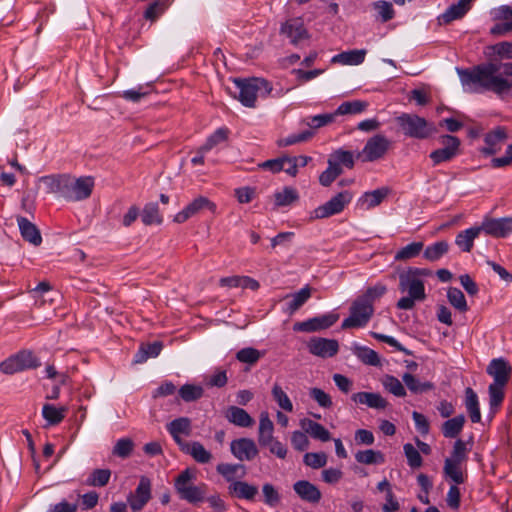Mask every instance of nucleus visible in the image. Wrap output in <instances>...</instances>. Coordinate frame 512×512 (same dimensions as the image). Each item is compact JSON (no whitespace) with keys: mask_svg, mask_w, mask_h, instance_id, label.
Instances as JSON below:
<instances>
[{"mask_svg":"<svg viewBox=\"0 0 512 512\" xmlns=\"http://www.w3.org/2000/svg\"><path fill=\"white\" fill-rule=\"evenodd\" d=\"M329 159H333L340 166L344 165L349 169L353 168L355 164L353 153L343 149L336 150Z\"/></svg>","mask_w":512,"mask_h":512,"instance_id":"338daca9","label":"nucleus"},{"mask_svg":"<svg viewBox=\"0 0 512 512\" xmlns=\"http://www.w3.org/2000/svg\"><path fill=\"white\" fill-rule=\"evenodd\" d=\"M167 430L179 448H181L187 443L182 439L181 435L190 436L192 433L191 420L187 417L177 418L167 424Z\"/></svg>","mask_w":512,"mask_h":512,"instance_id":"6ab92c4d","label":"nucleus"},{"mask_svg":"<svg viewBox=\"0 0 512 512\" xmlns=\"http://www.w3.org/2000/svg\"><path fill=\"white\" fill-rule=\"evenodd\" d=\"M424 247L423 242H413L405 247L401 248L396 254H395V260L396 261H406L411 258H414L420 254Z\"/></svg>","mask_w":512,"mask_h":512,"instance_id":"603ef678","label":"nucleus"},{"mask_svg":"<svg viewBox=\"0 0 512 512\" xmlns=\"http://www.w3.org/2000/svg\"><path fill=\"white\" fill-rule=\"evenodd\" d=\"M168 0H156L152 2L144 12V18L155 22L168 8Z\"/></svg>","mask_w":512,"mask_h":512,"instance_id":"864d4df0","label":"nucleus"},{"mask_svg":"<svg viewBox=\"0 0 512 512\" xmlns=\"http://www.w3.org/2000/svg\"><path fill=\"white\" fill-rule=\"evenodd\" d=\"M39 366L38 358L31 351L23 350L1 362L0 370L5 374H14Z\"/></svg>","mask_w":512,"mask_h":512,"instance_id":"9b49d317","label":"nucleus"},{"mask_svg":"<svg viewBox=\"0 0 512 512\" xmlns=\"http://www.w3.org/2000/svg\"><path fill=\"white\" fill-rule=\"evenodd\" d=\"M227 420L239 427H251L255 421L254 419L242 408L237 406H230L226 412Z\"/></svg>","mask_w":512,"mask_h":512,"instance_id":"cd10ccee","label":"nucleus"},{"mask_svg":"<svg viewBox=\"0 0 512 512\" xmlns=\"http://www.w3.org/2000/svg\"><path fill=\"white\" fill-rule=\"evenodd\" d=\"M231 453L240 461H251L259 453L255 441L251 438L235 439L230 444Z\"/></svg>","mask_w":512,"mask_h":512,"instance_id":"2eb2a0df","label":"nucleus"},{"mask_svg":"<svg viewBox=\"0 0 512 512\" xmlns=\"http://www.w3.org/2000/svg\"><path fill=\"white\" fill-rule=\"evenodd\" d=\"M235 86L238 89V100L246 107H255L259 95L270 94L272 87L268 81L262 78L235 79Z\"/></svg>","mask_w":512,"mask_h":512,"instance_id":"39448f33","label":"nucleus"},{"mask_svg":"<svg viewBox=\"0 0 512 512\" xmlns=\"http://www.w3.org/2000/svg\"><path fill=\"white\" fill-rule=\"evenodd\" d=\"M134 449V442L130 438L119 439L113 447V455L122 459L128 458Z\"/></svg>","mask_w":512,"mask_h":512,"instance_id":"680f3d73","label":"nucleus"},{"mask_svg":"<svg viewBox=\"0 0 512 512\" xmlns=\"http://www.w3.org/2000/svg\"><path fill=\"white\" fill-rule=\"evenodd\" d=\"M151 498V481L142 476L135 493L128 498L129 505L133 511L141 510Z\"/></svg>","mask_w":512,"mask_h":512,"instance_id":"f3484780","label":"nucleus"},{"mask_svg":"<svg viewBox=\"0 0 512 512\" xmlns=\"http://www.w3.org/2000/svg\"><path fill=\"white\" fill-rule=\"evenodd\" d=\"M308 350L311 354L321 357L329 358L338 353L339 344L335 339H327L321 337H313L307 344Z\"/></svg>","mask_w":512,"mask_h":512,"instance_id":"dca6fc26","label":"nucleus"},{"mask_svg":"<svg viewBox=\"0 0 512 512\" xmlns=\"http://www.w3.org/2000/svg\"><path fill=\"white\" fill-rule=\"evenodd\" d=\"M466 409L469 413L470 419L473 423H478L481 420V413L479 409V402L477 394L472 388H466Z\"/></svg>","mask_w":512,"mask_h":512,"instance_id":"37998d69","label":"nucleus"},{"mask_svg":"<svg viewBox=\"0 0 512 512\" xmlns=\"http://www.w3.org/2000/svg\"><path fill=\"white\" fill-rule=\"evenodd\" d=\"M487 62L472 69H457L468 92L490 91L504 96L512 90V41H501L484 48Z\"/></svg>","mask_w":512,"mask_h":512,"instance_id":"f257e3e1","label":"nucleus"},{"mask_svg":"<svg viewBox=\"0 0 512 512\" xmlns=\"http://www.w3.org/2000/svg\"><path fill=\"white\" fill-rule=\"evenodd\" d=\"M111 471L109 469H95L87 479V485L94 487L106 486L110 480Z\"/></svg>","mask_w":512,"mask_h":512,"instance_id":"4d7b16f0","label":"nucleus"},{"mask_svg":"<svg viewBox=\"0 0 512 512\" xmlns=\"http://www.w3.org/2000/svg\"><path fill=\"white\" fill-rule=\"evenodd\" d=\"M180 450L190 455L194 461L199 464H207L210 463L213 459V455L210 451H208L204 445L198 441L187 442L183 445Z\"/></svg>","mask_w":512,"mask_h":512,"instance_id":"4be33fe9","label":"nucleus"},{"mask_svg":"<svg viewBox=\"0 0 512 512\" xmlns=\"http://www.w3.org/2000/svg\"><path fill=\"white\" fill-rule=\"evenodd\" d=\"M469 10L462 5V3H455L451 5L439 18L445 24H448L454 20L461 19Z\"/></svg>","mask_w":512,"mask_h":512,"instance_id":"3c124183","label":"nucleus"},{"mask_svg":"<svg viewBox=\"0 0 512 512\" xmlns=\"http://www.w3.org/2000/svg\"><path fill=\"white\" fill-rule=\"evenodd\" d=\"M241 470V477L246 474L245 466L242 464L220 463L216 467V471L222 475L226 481L233 482L237 472Z\"/></svg>","mask_w":512,"mask_h":512,"instance_id":"49530a36","label":"nucleus"},{"mask_svg":"<svg viewBox=\"0 0 512 512\" xmlns=\"http://www.w3.org/2000/svg\"><path fill=\"white\" fill-rule=\"evenodd\" d=\"M338 315L328 313L325 315L310 318L306 321L297 322L293 325V330L297 332H316L327 329L335 324L338 320Z\"/></svg>","mask_w":512,"mask_h":512,"instance_id":"4468645a","label":"nucleus"},{"mask_svg":"<svg viewBox=\"0 0 512 512\" xmlns=\"http://www.w3.org/2000/svg\"><path fill=\"white\" fill-rule=\"evenodd\" d=\"M67 412V408L56 407L52 404H44L42 408V416L46 420L48 426L58 425L63 421Z\"/></svg>","mask_w":512,"mask_h":512,"instance_id":"72a5a7b5","label":"nucleus"},{"mask_svg":"<svg viewBox=\"0 0 512 512\" xmlns=\"http://www.w3.org/2000/svg\"><path fill=\"white\" fill-rule=\"evenodd\" d=\"M479 227L488 235L494 237H505L512 232V218L487 220Z\"/></svg>","mask_w":512,"mask_h":512,"instance_id":"aec40b11","label":"nucleus"},{"mask_svg":"<svg viewBox=\"0 0 512 512\" xmlns=\"http://www.w3.org/2000/svg\"><path fill=\"white\" fill-rule=\"evenodd\" d=\"M449 250V244L446 241H438L428 246L424 251V257L433 262L440 259Z\"/></svg>","mask_w":512,"mask_h":512,"instance_id":"5fc2aeb1","label":"nucleus"},{"mask_svg":"<svg viewBox=\"0 0 512 512\" xmlns=\"http://www.w3.org/2000/svg\"><path fill=\"white\" fill-rule=\"evenodd\" d=\"M17 223L21 233V236L24 240L29 243L38 246L42 242V237L39 229L35 224L30 222L28 219L22 216H17Z\"/></svg>","mask_w":512,"mask_h":512,"instance_id":"b1692460","label":"nucleus"},{"mask_svg":"<svg viewBox=\"0 0 512 512\" xmlns=\"http://www.w3.org/2000/svg\"><path fill=\"white\" fill-rule=\"evenodd\" d=\"M461 462L445 459L443 473L446 478L452 480L456 485L462 484L465 477L461 468Z\"/></svg>","mask_w":512,"mask_h":512,"instance_id":"c9c22d12","label":"nucleus"},{"mask_svg":"<svg viewBox=\"0 0 512 512\" xmlns=\"http://www.w3.org/2000/svg\"><path fill=\"white\" fill-rule=\"evenodd\" d=\"M141 220L143 224L146 226H150L153 224H161L163 218L160 214L158 204L154 202L147 203L142 210Z\"/></svg>","mask_w":512,"mask_h":512,"instance_id":"58836bf2","label":"nucleus"},{"mask_svg":"<svg viewBox=\"0 0 512 512\" xmlns=\"http://www.w3.org/2000/svg\"><path fill=\"white\" fill-rule=\"evenodd\" d=\"M447 298L450 304L460 312H466L468 310L465 296L460 289L454 287L449 288L447 292Z\"/></svg>","mask_w":512,"mask_h":512,"instance_id":"13d9d810","label":"nucleus"},{"mask_svg":"<svg viewBox=\"0 0 512 512\" xmlns=\"http://www.w3.org/2000/svg\"><path fill=\"white\" fill-rule=\"evenodd\" d=\"M355 459L358 463L371 465V464H381L384 462V455L380 451H375L372 449L358 451L355 454Z\"/></svg>","mask_w":512,"mask_h":512,"instance_id":"8fccbe9b","label":"nucleus"},{"mask_svg":"<svg viewBox=\"0 0 512 512\" xmlns=\"http://www.w3.org/2000/svg\"><path fill=\"white\" fill-rule=\"evenodd\" d=\"M273 399L277 402L279 407L287 412L293 411V404L288 395L283 391L280 385L274 384L272 388Z\"/></svg>","mask_w":512,"mask_h":512,"instance_id":"052dcab7","label":"nucleus"},{"mask_svg":"<svg viewBox=\"0 0 512 512\" xmlns=\"http://www.w3.org/2000/svg\"><path fill=\"white\" fill-rule=\"evenodd\" d=\"M482 228L474 226L457 234L455 243L463 252H470L474 240L480 235Z\"/></svg>","mask_w":512,"mask_h":512,"instance_id":"c85d7f7f","label":"nucleus"},{"mask_svg":"<svg viewBox=\"0 0 512 512\" xmlns=\"http://www.w3.org/2000/svg\"><path fill=\"white\" fill-rule=\"evenodd\" d=\"M465 424L464 415H458L454 418H451L445 421L442 424V434L446 438H455L462 431L463 426Z\"/></svg>","mask_w":512,"mask_h":512,"instance_id":"4c0bfd02","label":"nucleus"},{"mask_svg":"<svg viewBox=\"0 0 512 512\" xmlns=\"http://www.w3.org/2000/svg\"><path fill=\"white\" fill-rule=\"evenodd\" d=\"M387 291L386 285L382 283H377L373 287H369L366 292L360 296L361 299L366 300L368 304L373 306V303L376 299L382 297Z\"/></svg>","mask_w":512,"mask_h":512,"instance_id":"774afa93","label":"nucleus"},{"mask_svg":"<svg viewBox=\"0 0 512 512\" xmlns=\"http://www.w3.org/2000/svg\"><path fill=\"white\" fill-rule=\"evenodd\" d=\"M274 424L267 412H262L259 419L258 442L261 446H267L274 439Z\"/></svg>","mask_w":512,"mask_h":512,"instance_id":"c756f323","label":"nucleus"},{"mask_svg":"<svg viewBox=\"0 0 512 512\" xmlns=\"http://www.w3.org/2000/svg\"><path fill=\"white\" fill-rule=\"evenodd\" d=\"M374 313V307L358 297L350 307V315L342 322V328L364 327Z\"/></svg>","mask_w":512,"mask_h":512,"instance_id":"9d476101","label":"nucleus"},{"mask_svg":"<svg viewBox=\"0 0 512 512\" xmlns=\"http://www.w3.org/2000/svg\"><path fill=\"white\" fill-rule=\"evenodd\" d=\"M280 33L286 35L294 45L309 37L308 31L300 18L287 20L282 24Z\"/></svg>","mask_w":512,"mask_h":512,"instance_id":"a211bd4d","label":"nucleus"},{"mask_svg":"<svg viewBox=\"0 0 512 512\" xmlns=\"http://www.w3.org/2000/svg\"><path fill=\"white\" fill-rule=\"evenodd\" d=\"M371 7L376 13V20H379L382 23H386L395 17V10L393 5L388 1H375L371 4Z\"/></svg>","mask_w":512,"mask_h":512,"instance_id":"e433bc0d","label":"nucleus"},{"mask_svg":"<svg viewBox=\"0 0 512 512\" xmlns=\"http://www.w3.org/2000/svg\"><path fill=\"white\" fill-rule=\"evenodd\" d=\"M402 380L407 388L415 394L424 393L434 389V384L429 381L421 382L415 376L410 373H405L402 376Z\"/></svg>","mask_w":512,"mask_h":512,"instance_id":"ea45409f","label":"nucleus"},{"mask_svg":"<svg viewBox=\"0 0 512 512\" xmlns=\"http://www.w3.org/2000/svg\"><path fill=\"white\" fill-rule=\"evenodd\" d=\"M366 53L365 49L345 51L335 55L332 58V62L341 63L343 65H359L364 62Z\"/></svg>","mask_w":512,"mask_h":512,"instance_id":"473e14b6","label":"nucleus"},{"mask_svg":"<svg viewBox=\"0 0 512 512\" xmlns=\"http://www.w3.org/2000/svg\"><path fill=\"white\" fill-rule=\"evenodd\" d=\"M381 382H382V385L384 386V388L391 394H393L397 397L406 396V390L398 378H396L392 375H385L382 378Z\"/></svg>","mask_w":512,"mask_h":512,"instance_id":"6e6d98bb","label":"nucleus"},{"mask_svg":"<svg viewBox=\"0 0 512 512\" xmlns=\"http://www.w3.org/2000/svg\"><path fill=\"white\" fill-rule=\"evenodd\" d=\"M262 357V353L252 347H247L239 350L236 354V358L238 361L247 364H255Z\"/></svg>","mask_w":512,"mask_h":512,"instance_id":"0e129e2a","label":"nucleus"},{"mask_svg":"<svg viewBox=\"0 0 512 512\" xmlns=\"http://www.w3.org/2000/svg\"><path fill=\"white\" fill-rule=\"evenodd\" d=\"M197 478L195 469L186 468L175 479L174 487L180 498L196 504L206 499L208 486L205 483L194 485L193 481Z\"/></svg>","mask_w":512,"mask_h":512,"instance_id":"20e7f679","label":"nucleus"},{"mask_svg":"<svg viewBox=\"0 0 512 512\" xmlns=\"http://www.w3.org/2000/svg\"><path fill=\"white\" fill-rule=\"evenodd\" d=\"M368 103L361 100L343 102L335 111L336 116L347 114H359L366 110Z\"/></svg>","mask_w":512,"mask_h":512,"instance_id":"de8ad7c7","label":"nucleus"},{"mask_svg":"<svg viewBox=\"0 0 512 512\" xmlns=\"http://www.w3.org/2000/svg\"><path fill=\"white\" fill-rule=\"evenodd\" d=\"M396 121L403 133L411 138L425 139L436 131L433 124L416 114L403 113Z\"/></svg>","mask_w":512,"mask_h":512,"instance_id":"0eeeda50","label":"nucleus"},{"mask_svg":"<svg viewBox=\"0 0 512 512\" xmlns=\"http://www.w3.org/2000/svg\"><path fill=\"white\" fill-rule=\"evenodd\" d=\"M300 425L305 433L309 434L314 439L322 442H327L331 439L330 432L318 422L305 418L300 421Z\"/></svg>","mask_w":512,"mask_h":512,"instance_id":"bb28decb","label":"nucleus"},{"mask_svg":"<svg viewBox=\"0 0 512 512\" xmlns=\"http://www.w3.org/2000/svg\"><path fill=\"white\" fill-rule=\"evenodd\" d=\"M93 188L94 179L90 176L74 178L64 174L61 196L67 201H82L90 197Z\"/></svg>","mask_w":512,"mask_h":512,"instance_id":"423d86ee","label":"nucleus"},{"mask_svg":"<svg viewBox=\"0 0 512 512\" xmlns=\"http://www.w3.org/2000/svg\"><path fill=\"white\" fill-rule=\"evenodd\" d=\"M298 199V192L292 187H284L282 191H277L274 194V201L277 207L289 206Z\"/></svg>","mask_w":512,"mask_h":512,"instance_id":"a18cd8bd","label":"nucleus"},{"mask_svg":"<svg viewBox=\"0 0 512 512\" xmlns=\"http://www.w3.org/2000/svg\"><path fill=\"white\" fill-rule=\"evenodd\" d=\"M391 146L392 142L385 135L376 134L367 140L356 157L362 162H375L384 158Z\"/></svg>","mask_w":512,"mask_h":512,"instance_id":"6e6552de","label":"nucleus"},{"mask_svg":"<svg viewBox=\"0 0 512 512\" xmlns=\"http://www.w3.org/2000/svg\"><path fill=\"white\" fill-rule=\"evenodd\" d=\"M335 118H336L335 112L327 113V114H320V115L308 117L305 120V124L312 129H318V128H321L323 126H326V125L334 122Z\"/></svg>","mask_w":512,"mask_h":512,"instance_id":"e2e57ef3","label":"nucleus"},{"mask_svg":"<svg viewBox=\"0 0 512 512\" xmlns=\"http://www.w3.org/2000/svg\"><path fill=\"white\" fill-rule=\"evenodd\" d=\"M353 195L350 191H342L333 196L323 205L315 208L310 215L311 220L325 219L341 213L352 201Z\"/></svg>","mask_w":512,"mask_h":512,"instance_id":"1a4fd4ad","label":"nucleus"},{"mask_svg":"<svg viewBox=\"0 0 512 512\" xmlns=\"http://www.w3.org/2000/svg\"><path fill=\"white\" fill-rule=\"evenodd\" d=\"M311 294L312 288L309 285H306L298 292L285 296V299H291L287 303V311L290 314H293L294 312L299 310L309 300Z\"/></svg>","mask_w":512,"mask_h":512,"instance_id":"7c9ffc66","label":"nucleus"},{"mask_svg":"<svg viewBox=\"0 0 512 512\" xmlns=\"http://www.w3.org/2000/svg\"><path fill=\"white\" fill-rule=\"evenodd\" d=\"M420 275H427L426 270L418 268H410L406 272L399 275V290L402 293L407 292L408 296L400 298L396 304L398 309L411 310L415 306V302L424 301L426 299L424 282L420 279Z\"/></svg>","mask_w":512,"mask_h":512,"instance_id":"f03ea898","label":"nucleus"},{"mask_svg":"<svg viewBox=\"0 0 512 512\" xmlns=\"http://www.w3.org/2000/svg\"><path fill=\"white\" fill-rule=\"evenodd\" d=\"M293 489L302 500L310 503H318L322 496L320 490L306 480L297 481L293 485Z\"/></svg>","mask_w":512,"mask_h":512,"instance_id":"5701e85b","label":"nucleus"},{"mask_svg":"<svg viewBox=\"0 0 512 512\" xmlns=\"http://www.w3.org/2000/svg\"><path fill=\"white\" fill-rule=\"evenodd\" d=\"M313 132L310 130L303 131L299 134H293L285 138H281L277 141L279 147H286L294 145L296 143L308 141L313 137Z\"/></svg>","mask_w":512,"mask_h":512,"instance_id":"69168bd1","label":"nucleus"},{"mask_svg":"<svg viewBox=\"0 0 512 512\" xmlns=\"http://www.w3.org/2000/svg\"><path fill=\"white\" fill-rule=\"evenodd\" d=\"M486 371L494 379L489 385L488 392L490 409L495 413L504 400V388L510 379L511 367L503 358H497L490 362Z\"/></svg>","mask_w":512,"mask_h":512,"instance_id":"7ed1b4c3","label":"nucleus"},{"mask_svg":"<svg viewBox=\"0 0 512 512\" xmlns=\"http://www.w3.org/2000/svg\"><path fill=\"white\" fill-rule=\"evenodd\" d=\"M204 391L201 386L185 384L179 389V395L185 402H192L200 399Z\"/></svg>","mask_w":512,"mask_h":512,"instance_id":"bf43d9fd","label":"nucleus"},{"mask_svg":"<svg viewBox=\"0 0 512 512\" xmlns=\"http://www.w3.org/2000/svg\"><path fill=\"white\" fill-rule=\"evenodd\" d=\"M206 210L212 214H215L217 206L209 198L205 196H198L190 203H188L180 212H178L174 216L173 221L175 223L181 224L186 222L191 217L197 216Z\"/></svg>","mask_w":512,"mask_h":512,"instance_id":"f8f14e48","label":"nucleus"},{"mask_svg":"<svg viewBox=\"0 0 512 512\" xmlns=\"http://www.w3.org/2000/svg\"><path fill=\"white\" fill-rule=\"evenodd\" d=\"M230 494L237 498L253 500L258 493V488L244 481H233L229 487Z\"/></svg>","mask_w":512,"mask_h":512,"instance_id":"2f4dec72","label":"nucleus"},{"mask_svg":"<svg viewBox=\"0 0 512 512\" xmlns=\"http://www.w3.org/2000/svg\"><path fill=\"white\" fill-rule=\"evenodd\" d=\"M63 180L64 174H59L43 176L39 179V182H41L45 186L46 193H59L61 195Z\"/></svg>","mask_w":512,"mask_h":512,"instance_id":"09e8293b","label":"nucleus"},{"mask_svg":"<svg viewBox=\"0 0 512 512\" xmlns=\"http://www.w3.org/2000/svg\"><path fill=\"white\" fill-rule=\"evenodd\" d=\"M352 351L353 354L366 365L378 366L380 364L377 352L368 347L354 345Z\"/></svg>","mask_w":512,"mask_h":512,"instance_id":"79ce46f5","label":"nucleus"},{"mask_svg":"<svg viewBox=\"0 0 512 512\" xmlns=\"http://www.w3.org/2000/svg\"><path fill=\"white\" fill-rule=\"evenodd\" d=\"M163 348V344L160 341L153 343L142 344L135 354L134 363H144L147 359L157 357Z\"/></svg>","mask_w":512,"mask_h":512,"instance_id":"f704fd0d","label":"nucleus"},{"mask_svg":"<svg viewBox=\"0 0 512 512\" xmlns=\"http://www.w3.org/2000/svg\"><path fill=\"white\" fill-rule=\"evenodd\" d=\"M342 172L343 170L339 163H336L333 159H328V167L320 174L319 182L322 186L328 187Z\"/></svg>","mask_w":512,"mask_h":512,"instance_id":"c03bdc74","label":"nucleus"},{"mask_svg":"<svg viewBox=\"0 0 512 512\" xmlns=\"http://www.w3.org/2000/svg\"><path fill=\"white\" fill-rule=\"evenodd\" d=\"M355 403L367 405L370 408L385 409L388 405L387 400L379 393L358 392L352 395Z\"/></svg>","mask_w":512,"mask_h":512,"instance_id":"a878e982","label":"nucleus"},{"mask_svg":"<svg viewBox=\"0 0 512 512\" xmlns=\"http://www.w3.org/2000/svg\"><path fill=\"white\" fill-rule=\"evenodd\" d=\"M440 143L443 148L436 149L429 155L434 166L448 162L459 154L460 140L456 136L443 135L440 137Z\"/></svg>","mask_w":512,"mask_h":512,"instance_id":"ddd939ff","label":"nucleus"},{"mask_svg":"<svg viewBox=\"0 0 512 512\" xmlns=\"http://www.w3.org/2000/svg\"><path fill=\"white\" fill-rule=\"evenodd\" d=\"M229 130L225 127L218 128L212 135H210L206 142L200 146L197 153H206L213 149L218 144L225 142L228 139Z\"/></svg>","mask_w":512,"mask_h":512,"instance_id":"a19ab883","label":"nucleus"},{"mask_svg":"<svg viewBox=\"0 0 512 512\" xmlns=\"http://www.w3.org/2000/svg\"><path fill=\"white\" fill-rule=\"evenodd\" d=\"M390 190L387 187H382L373 191L365 192L358 201L361 209L370 210L380 205L383 200L388 196Z\"/></svg>","mask_w":512,"mask_h":512,"instance_id":"393cba45","label":"nucleus"},{"mask_svg":"<svg viewBox=\"0 0 512 512\" xmlns=\"http://www.w3.org/2000/svg\"><path fill=\"white\" fill-rule=\"evenodd\" d=\"M507 138L504 128L497 127L493 131L487 133L484 137L485 146L480 149V152L486 156L496 154L500 149V144Z\"/></svg>","mask_w":512,"mask_h":512,"instance_id":"412c9836","label":"nucleus"}]
</instances>
